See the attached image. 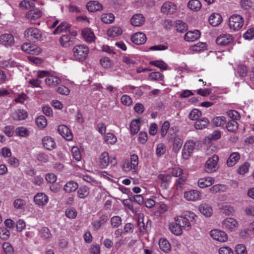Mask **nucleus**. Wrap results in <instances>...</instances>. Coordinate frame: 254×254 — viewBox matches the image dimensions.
<instances>
[{
  "mask_svg": "<svg viewBox=\"0 0 254 254\" xmlns=\"http://www.w3.org/2000/svg\"><path fill=\"white\" fill-rule=\"evenodd\" d=\"M209 123L208 120L206 118H202L197 120L194 124V127L197 129H202L205 128Z\"/></svg>",
  "mask_w": 254,
  "mask_h": 254,
  "instance_id": "nucleus-40",
  "label": "nucleus"
},
{
  "mask_svg": "<svg viewBox=\"0 0 254 254\" xmlns=\"http://www.w3.org/2000/svg\"><path fill=\"white\" fill-rule=\"evenodd\" d=\"M105 140L110 144H114L117 140L116 136L112 133H108L105 136Z\"/></svg>",
  "mask_w": 254,
  "mask_h": 254,
  "instance_id": "nucleus-53",
  "label": "nucleus"
},
{
  "mask_svg": "<svg viewBox=\"0 0 254 254\" xmlns=\"http://www.w3.org/2000/svg\"><path fill=\"white\" fill-rule=\"evenodd\" d=\"M226 128L228 131L234 132L238 129V124L236 121L231 120L227 123Z\"/></svg>",
  "mask_w": 254,
  "mask_h": 254,
  "instance_id": "nucleus-48",
  "label": "nucleus"
},
{
  "mask_svg": "<svg viewBox=\"0 0 254 254\" xmlns=\"http://www.w3.org/2000/svg\"><path fill=\"white\" fill-rule=\"evenodd\" d=\"M19 6L22 9H28L30 8L34 7L35 4L33 2H31L29 0H24L20 2Z\"/></svg>",
  "mask_w": 254,
  "mask_h": 254,
  "instance_id": "nucleus-51",
  "label": "nucleus"
},
{
  "mask_svg": "<svg viewBox=\"0 0 254 254\" xmlns=\"http://www.w3.org/2000/svg\"><path fill=\"white\" fill-rule=\"evenodd\" d=\"M201 115V112L199 110L195 109H193L190 112L189 114V118L191 120H197Z\"/></svg>",
  "mask_w": 254,
  "mask_h": 254,
  "instance_id": "nucleus-59",
  "label": "nucleus"
},
{
  "mask_svg": "<svg viewBox=\"0 0 254 254\" xmlns=\"http://www.w3.org/2000/svg\"><path fill=\"white\" fill-rule=\"evenodd\" d=\"M86 7L88 11L90 12L100 11L103 9L102 5L98 1L88 2L86 4Z\"/></svg>",
  "mask_w": 254,
  "mask_h": 254,
  "instance_id": "nucleus-25",
  "label": "nucleus"
},
{
  "mask_svg": "<svg viewBox=\"0 0 254 254\" xmlns=\"http://www.w3.org/2000/svg\"><path fill=\"white\" fill-rule=\"evenodd\" d=\"M176 27L177 31L181 33H184L188 29L187 24L182 20L176 21Z\"/></svg>",
  "mask_w": 254,
  "mask_h": 254,
  "instance_id": "nucleus-43",
  "label": "nucleus"
},
{
  "mask_svg": "<svg viewBox=\"0 0 254 254\" xmlns=\"http://www.w3.org/2000/svg\"><path fill=\"white\" fill-rule=\"evenodd\" d=\"M45 82L48 86L55 87L61 83V79L57 76L49 75L46 77Z\"/></svg>",
  "mask_w": 254,
  "mask_h": 254,
  "instance_id": "nucleus-24",
  "label": "nucleus"
},
{
  "mask_svg": "<svg viewBox=\"0 0 254 254\" xmlns=\"http://www.w3.org/2000/svg\"><path fill=\"white\" fill-rule=\"evenodd\" d=\"M140 119H138L132 121L130 123V128L131 133L135 134L138 132L139 130V123Z\"/></svg>",
  "mask_w": 254,
  "mask_h": 254,
  "instance_id": "nucleus-44",
  "label": "nucleus"
},
{
  "mask_svg": "<svg viewBox=\"0 0 254 254\" xmlns=\"http://www.w3.org/2000/svg\"><path fill=\"white\" fill-rule=\"evenodd\" d=\"M195 143L192 141H188L184 145L182 150V156L184 158L188 159L192 153Z\"/></svg>",
  "mask_w": 254,
  "mask_h": 254,
  "instance_id": "nucleus-11",
  "label": "nucleus"
},
{
  "mask_svg": "<svg viewBox=\"0 0 254 254\" xmlns=\"http://www.w3.org/2000/svg\"><path fill=\"white\" fill-rule=\"evenodd\" d=\"M199 210L200 213L206 217H210L212 214V208L208 204H201L199 206Z\"/></svg>",
  "mask_w": 254,
  "mask_h": 254,
  "instance_id": "nucleus-27",
  "label": "nucleus"
},
{
  "mask_svg": "<svg viewBox=\"0 0 254 254\" xmlns=\"http://www.w3.org/2000/svg\"><path fill=\"white\" fill-rule=\"evenodd\" d=\"M184 197L188 201H196L201 198V193L197 190H191L184 193Z\"/></svg>",
  "mask_w": 254,
  "mask_h": 254,
  "instance_id": "nucleus-13",
  "label": "nucleus"
},
{
  "mask_svg": "<svg viewBox=\"0 0 254 254\" xmlns=\"http://www.w3.org/2000/svg\"><path fill=\"white\" fill-rule=\"evenodd\" d=\"M21 49L24 52L32 55H38L41 53L42 51L40 47L30 43H25L23 44Z\"/></svg>",
  "mask_w": 254,
  "mask_h": 254,
  "instance_id": "nucleus-8",
  "label": "nucleus"
},
{
  "mask_svg": "<svg viewBox=\"0 0 254 254\" xmlns=\"http://www.w3.org/2000/svg\"><path fill=\"white\" fill-rule=\"evenodd\" d=\"M44 147L47 150H52L56 148L55 140L51 136H45L42 139Z\"/></svg>",
  "mask_w": 254,
  "mask_h": 254,
  "instance_id": "nucleus-19",
  "label": "nucleus"
},
{
  "mask_svg": "<svg viewBox=\"0 0 254 254\" xmlns=\"http://www.w3.org/2000/svg\"><path fill=\"white\" fill-rule=\"evenodd\" d=\"M176 9V5L172 2H165L161 7V12L167 14H173Z\"/></svg>",
  "mask_w": 254,
  "mask_h": 254,
  "instance_id": "nucleus-18",
  "label": "nucleus"
},
{
  "mask_svg": "<svg viewBox=\"0 0 254 254\" xmlns=\"http://www.w3.org/2000/svg\"><path fill=\"white\" fill-rule=\"evenodd\" d=\"M244 24V18L239 14H233L229 18V27L234 31H238L241 29L243 26Z\"/></svg>",
  "mask_w": 254,
  "mask_h": 254,
  "instance_id": "nucleus-4",
  "label": "nucleus"
},
{
  "mask_svg": "<svg viewBox=\"0 0 254 254\" xmlns=\"http://www.w3.org/2000/svg\"><path fill=\"white\" fill-rule=\"evenodd\" d=\"M240 5L244 9H250L253 7L254 3L251 0H241Z\"/></svg>",
  "mask_w": 254,
  "mask_h": 254,
  "instance_id": "nucleus-57",
  "label": "nucleus"
},
{
  "mask_svg": "<svg viewBox=\"0 0 254 254\" xmlns=\"http://www.w3.org/2000/svg\"><path fill=\"white\" fill-rule=\"evenodd\" d=\"M188 7L191 10L198 11L201 7V3L198 0H190L188 3Z\"/></svg>",
  "mask_w": 254,
  "mask_h": 254,
  "instance_id": "nucleus-38",
  "label": "nucleus"
},
{
  "mask_svg": "<svg viewBox=\"0 0 254 254\" xmlns=\"http://www.w3.org/2000/svg\"><path fill=\"white\" fill-rule=\"evenodd\" d=\"M82 36L87 42H92L95 38L93 32L89 28H83L81 31Z\"/></svg>",
  "mask_w": 254,
  "mask_h": 254,
  "instance_id": "nucleus-22",
  "label": "nucleus"
},
{
  "mask_svg": "<svg viewBox=\"0 0 254 254\" xmlns=\"http://www.w3.org/2000/svg\"><path fill=\"white\" fill-rule=\"evenodd\" d=\"M183 143V141L178 135H175L173 138V150L177 153L181 148Z\"/></svg>",
  "mask_w": 254,
  "mask_h": 254,
  "instance_id": "nucleus-31",
  "label": "nucleus"
},
{
  "mask_svg": "<svg viewBox=\"0 0 254 254\" xmlns=\"http://www.w3.org/2000/svg\"><path fill=\"white\" fill-rule=\"evenodd\" d=\"M187 217L194 219L196 216L193 213L189 212L188 215H186V217L181 216L176 217L175 219V221H176L182 229H184L185 230H189L191 228V225L190 221Z\"/></svg>",
  "mask_w": 254,
  "mask_h": 254,
  "instance_id": "nucleus-5",
  "label": "nucleus"
},
{
  "mask_svg": "<svg viewBox=\"0 0 254 254\" xmlns=\"http://www.w3.org/2000/svg\"><path fill=\"white\" fill-rule=\"evenodd\" d=\"M26 37L36 41H43L45 40V36L43 35L42 31L36 28H27L24 32Z\"/></svg>",
  "mask_w": 254,
  "mask_h": 254,
  "instance_id": "nucleus-3",
  "label": "nucleus"
},
{
  "mask_svg": "<svg viewBox=\"0 0 254 254\" xmlns=\"http://www.w3.org/2000/svg\"><path fill=\"white\" fill-rule=\"evenodd\" d=\"M149 77L152 80H163L164 76L159 72H153L150 73Z\"/></svg>",
  "mask_w": 254,
  "mask_h": 254,
  "instance_id": "nucleus-64",
  "label": "nucleus"
},
{
  "mask_svg": "<svg viewBox=\"0 0 254 254\" xmlns=\"http://www.w3.org/2000/svg\"><path fill=\"white\" fill-rule=\"evenodd\" d=\"M214 182V179L211 177H206L199 179L198 185L200 188H203L211 186Z\"/></svg>",
  "mask_w": 254,
  "mask_h": 254,
  "instance_id": "nucleus-30",
  "label": "nucleus"
},
{
  "mask_svg": "<svg viewBox=\"0 0 254 254\" xmlns=\"http://www.w3.org/2000/svg\"><path fill=\"white\" fill-rule=\"evenodd\" d=\"M59 133L66 140H70L72 138V134L68 127L65 125H60L58 127Z\"/></svg>",
  "mask_w": 254,
  "mask_h": 254,
  "instance_id": "nucleus-14",
  "label": "nucleus"
},
{
  "mask_svg": "<svg viewBox=\"0 0 254 254\" xmlns=\"http://www.w3.org/2000/svg\"><path fill=\"white\" fill-rule=\"evenodd\" d=\"M111 223L114 227H118L122 224V219L119 216H114L111 218Z\"/></svg>",
  "mask_w": 254,
  "mask_h": 254,
  "instance_id": "nucleus-61",
  "label": "nucleus"
},
{
  "mask_svg": "<svg viewBox=\"0 0 254 254\" xmlns=\"http://www.w3.org/2000/svg\"><path fill=\"white\" fill-rule=\"evenodd\" d=\"M219 157L217 155H213L206 162L205 165V171L208 173L215 172L219 168Z\"/></svg>",
  "mask_w": 254,
  "mask_h": 254,
  "instance_id": "nucleus-6",
  "label": "nucleus"
},
{
  "mask_svg": "<svg viewBox=\"0 0 254 254\" xmlns=\"http://www.w3.org/2000/svg\"><path fill=\"white\" fill-rule=\"evenodd\" d=\"M40 236L44 239H48L52 237L50 230L47 227H43L39 230Z\"/></svg>",
  "mask_w": 254,
  "mask_h": 254,
  "instance_id": "nucleus-50",
  "label": "nucleus"
},
{
  "mask_svg": "<svg viewBox=\"0 0 254 254\" xmlns=\"http://www.w3.org/2000/svg\"><path fill=\"white\" fill-rule=\"evenodd\" d=\"M240 158V154L238 152L232 153L228 157L227 161V165L228 167L234 166Z\"/></svg>",
  "mask_w": 254,
  "mask_h": 254,
  "instance_id": "nucleus-28",
  "label": "nucleus"
},
{
  "mask_svg": "<svg viewBox=\"0 0 254 254\" xmlns=\"http://www.w3.org/2000/svg\"><path fill=\"white\" fill-rule=\"evenodd\" d=\"M42 16V12L38 9L30 10L26 14L27 18L30 20H35L39 18Z\"/></svg>",
  "mask_w": 254,
  "mask_h": 254,
  "instance_id": "nucleus-32",
  "label": "nucleus"
},
{
  "mask_svg": "<svg viewBox=\"0 0 254 254\" xmlns=\"http://www.w3.org/2000/svg\"><path fill=\"white\" fill-rule=\"evenodd\" d=\"M73 59L79 62L84 61L89 53L88 47L83 45L75 46L72 49Z\"/></svg>",
  "mask_w": 254,
  "mask_h": 254,
  "instance_id": "nucleus-1",
  "label": "nucleus"
},
{
  "mask_svg": "<svg viewBox=\"0 0 254 254\" xmlns=\"http://www.w3.org/2000/svg\"><path fill=\"white\" fill-rule=\"evenodd\" d=\"M138 164V158L135 154H133L130 156L129 160L125 161L123 165V168L126 172H128L132 169H135Z\"/></svg>",
  "mask_w": 254,
  "mask_h": 254,
  "instance_id": "nucleus-7",
  "label": "nucleus"
},
{
  "mask_svg": "<svg viewBox=\"0 0 254 254\" xmlns=\"http://www.w3.org/2000/svg\"><path fill=\"white\" fill-rule=\"evenodd\" d=\"M108 217L106 215H102L100 219L92 222V225L94 229H99L102 225H104L107 221Z\"/></svg>",
  "mask_w": 254,
  "mask_h": 254,
  "instance_id": "nucleus-39",
  "label": "nucleus"
},
{
  "mask_svg": "<svg viewBox=\"0 0 254 254\" xmlns=\"http://www.w3.org/2000/svg\"><path fill=\"white\" fill-rule=\"evenodd\" d=\"M206 43L199 42L190 47V50L192 51L200 52L206 49Z\"/></svg>",
  "mask_w": 254,
  "mask_h": 254,
  "instance_id": "nucleus-56",
  "label": "nucleus"
},
{
  "mask_svg": "<svg viewBox=\"0 0 254 254\" xmlns=\"http://www.w3.org/2000/svg\"><path fill=\"white\" fill-rule=\"evenodd\" d=\"M28 116L27 112L23 109L16 110L12 115L13 120L16 121H21L25 120Z\"/></svg>",
  "mask_w": 254,
  "mask_h": 254,
  "instance_id": "nucleus-26",
  "label": "nucleus"
},
{
  "mask_svg": "<svg viewBox=\"0 0 254 254\" xmlns=\"http://www.w3.org/2000/svg\"><path fill=\"white\" fill-rule=\"evenodd\" d=\"M101 20L105 23L108 24L112 23L115 19L112 13L103 14L101 15Z\"/></svg>",
  "mask_w": 254,
  "mask_h": 254,
  "instance_id": "nucleus-47",
  "label": "nucleus"
},
{
  "mask_svg": "<svg viewBox=\"0 0 254 254\" xmlns=\"http://www.w3.org/2000/svg\"><path fill=\"white\" fill-rule=\"evenodd\" d=\"M200 35V32L197 30L188 32L184 36V39L187 41H194L197 40Z\"/></svg>",
  "mask_w": 254,
  "mask_h": 254,
  "instance_id": "nucleus-29",
  "label": "nucleus"
},
{
  "mask_svg": "<svg viewBox=\"0 0 254 254\" xmlns=\"http://www.w3.org/2000/svg\"><path fill=\"white\" fill-rule=\"evenodd\" d=\"M35 122L40 128H44L47 125L46 118L44 116H40L36 119Z\"/></svg>",
  "mask_w": 254,
  "mask_h": 254,
  "instance_id": "nucleus-45",
  "label": "nucleus"
},
{
  "mask_svg": "<svg viewBox=\"0 0 254 254\" xmlns=\"http://www.w3.org/2000/svg\"><path fill=\"white\" fill-rule=\"evenodd\" d=\"M227 116L231 120L236 121L240 119V116L238 112L235 110H230L227 112Z\"/></svg>",
  "mask_w": 254,
  "mask_h": 254,
  "instance_id": "nucleus-63",
  "label": "nucleus"
},
{
  "mask_svg": "<svg viewBox=\"0 0 254 254\" xmlns=\"http://www.w3.org/2000/svg\"><path fill=\"white\" fill-rule=\"evenodd\" d=\"M15 133L20 136L26 137L29 135V132L25 127H18L15 130Z\"/></svg>",
  "mask_w": 254,
  "mask_h": 254,
  "instance_id": "nucleus-54",
  "label": "nucleus"
},
{
  "mask_svg": "<svg viewBox=\"0 0 254 254\" xmlns=\"http://www.w3.org/2000/svg\"><path fill=\"white\" fill-rule=\"evenodd\" d=\"M10 232L6 227L0 228V238L3 240H7L10 237Z\"/></svg>",
  "mask_w": 254,
  "mask_h": 254,
  "instance_id": "nucleus-55",
  "label": "nucleus"
},
{
  "mask_svg": "<svg viewBox=\"0 0 254 254\" xmlns=\"http://www.w3.org/2000/svg\"><path fill=\"white\" fill-rule=\"evenodd\" d=\"M166 152V146L163 143H159L157 145L156 147V153L158 157H160Z\"/></svg>",
  "mask_w": 254,
  "mask_h": 254,
  "instance_id": "nucleus-60",
  "label": "nucleus"
},
{
  "mask_svg": "<svg viewBox=\"0 0 254 254\" xmlns=\"http://www.w3.org/2000/svg\"><path fill=\"white\" fill-rule=\"evenodd\" d=\"M123 33L122 29L118 26L112 27L107 31L108 35L112 37L121 35Z\"/></svg>",
  "mask_w": 254,
  "mask_h": 254,
  "instance_id": "nucleus-42",
  "label": "nucleus"
},
{
  "mask_svg": "<svg viewBox=\"0 0 254 254\" xmlns=\"http://www.w3.org/2000/svg\"><path fill=\"white\" fill-rule=\"evenodd\" d=\"M14 42V37L11 34H4L0 37V43L5 46L11 45Z\"/></svg>",
  "mask_w": 254,
  "mask_h": 254,
  "instance_id": "nucleus-23",
  "label": "nucleus"
},
{
  "mask_svg": "<svg viewBox=\"0 0 254 254\" xmlns=\"http://www.w3.org/2000/svg\"><path fill=\"white\" fill-rule=\"evenodd\" d=\"M169 228L171 232L175 235L179 236L183 233L182 229L176 221L174 222L170 223Z\"/></svg>",
  "mask_w": 254,
  "mask_h": 254,
  "instance_id": "nucleus-35",
  "label": "nucleus"
},
{
  "mask_svg": "<svg viewBox=\"0 0 254 254\" xmlns=\"http://www.w3.org/2000/svg\"><path fill=\"white\" fill-rule=\"evenodd\" d=\"M222 20L221 16L217 13H212L209 18V22L213 26H218Z\"/></svg>",
  "mask_w": 254,
  "mask_h": 254,
  "instance_id": "nucleus-33",
  "label": "nucleus"
},
{
  "mask_svg": "<svg viewBox=\"0 0 254 254\" xmlns=\"http://www.w3.org/2000/svg\"><path fill=\"white\" fill-rule=\"evenodd\" d=\"M210 235L213 239L220 242H226L228 238L225 232L218 229L211 230Z\"/></svg>",
  "mask_w": 254,
  "mask_h": 254,
  "instance_id": "nucleus-10",
  "label": "nucleus"
},
{
  "mask_svg": "<svg viewBox=\"0 0 254 254\" xmlns=\"http://www.w3.org/2000/svg\"><path fill=\"white\" fill-rule=\"evenodd\" d=\"M59 41L63 47H67L70 45L71 41L70 37L67 35H63L60 39Z\"/></svg>",
  "mask_w": 254,
  "mask_h": 254,
  "instance_id": "nucleus-46",
  "label": "nucleus"
},
{
  "mask_svg": "<svg viewBox=\"0 0 254 254\" xmlns=\"http://www.w3.org/2000/svg\"><path fill=\"white\" fill-rule=\"evenodd\" d=\"M110 164L115 166L117 164V160L115 157L110 156L107 152H102L98 159V164L101 168H106Z\"/></svg>",
  "mask_w": 254,
  "mask_h": 254,
  "instance_id": "nucleus-2",
  "label": "nucleus"
},
{
  "mask_svg": "<svg viewBox=\"0 0 254 254\" xmlns=\"http://www.w3.org/2000/svg\"><path fill=\"white\" fill-rule=\"evenodd\" d=\"M212 122L216 127L221 126L226 123L225 118L223 116L215 117L213 119Z\"/></svg>",
  "mask_w": 254,
  "mask_h": 254,
  "instance_id": "nucleus-58",
  "label": "nucleus"
},
{
  "mask_svg": "<svg viewBox=\"0 0 254 254\" xmlns=\"http://www.w3.org/2000/svg\"><path fill=\"white\" fill-rule=\"evenodd\" d=\"M233 41V37L228 34H224L219 35L216 40L218 45L221 46H226L230 44Z\"/></svg>",
  "mask_w": 254,
  "mask_h": 254,
  "instance_id": "nucleus-12",
  "label": "nucleus"
},
{
  "mask_svg": "<svg viewBox=\"0 0 254 254\" xmlns=\"http://www.w3.org/2000/svg\"><path fill=\"white\" fill-rule=\"evenodd\" d=\"M150 64L154 65L161 70H165L167 69V64L162 61H154L150 62Z\"/></svg>",
  "mask_w": 254,
  "mask_h": 254,
  "instance_id": "nucleus-52",
  "label": "nucleus"
},
{
  "mask_svg": "<svg viewBox=\"0 0 254 254\" xmlns=\"http://www.w3.org/2000/svg\"><path fill=\"white\" fill-rule=\"evenodd\" d=\"M70 25L67 22H62L57 28L53 31L54 34H57L61 32L69 31Z\"/></svg>",
  "mask_w": 254,
  "mask_h": 254,
  "instance_id": "nucleus-36",
  "label": "nucleus"
},
{
  "mask_svg": "<svg viewBox=\"0 0 254 254\" xmlns=\"http://www.w3.org/2000/svg\"><path fill=\"white\" fill-rule=\"evenodd\" d=\"M48 196L43 192L37 193L34 197L35 203L39 206L45 205L48 203Z\"/></svg>",
  "mask_w": 254,
  "mask_h": 254,
  "instance_id": "nucleus-15",
  "label": "nucleus"
},
{
  "mask_svg": "<svg viewBox=\"0 0 254 254\" xmlns=\"http://www.w3.org/2000/svg\"><path fill=\"white\" fill-rule=\"evenodd\" d=\"M131 24L133 26H141L145 22V18L141 13L133 15L130 19Z\"/></svg>",
  "mask_w": 254,
  "mask_h": 254,
  "instance_id": "nucleus-16",
  "label": "nucleus"
},
{
  "mask_svg": "<svg viewBox=\"0 0 254 254\" xmlns=\"http://www.w3.org/2000/svg\"><path fill=\"white\" fill-rule=\"evenodd\" d=\"M132 42L136 44L140 45L144 43L146 41V37L145 35L142 32H137L131 37Z\"/></svg>",
  "mask_w": 254,
  "mask_h": 254,
  "instance_id": "nucleus-17",
  "label": "nucleus"
},
{
  "mask_svg": "<svg viewBox=\"0 0 254 254\" xmlns=\"http://www.w3.org/2000/svg\"><path fill=\"white\" fill-rule=\"evenodd\" d=\"M160 249L165 253H168L171 249V247L169 241L166 239L161 238L159 242Z\"/></svg>",
  "mask_w": 254,
  "mask_h": 254,
  "instance_id": "nucleus-34",
  "label": "nucleus"
},
{
  "mask_svg": "<svg viewBox=\"0 0 254 254\" xmlns=\"http://www.w3.org/2000/svg\"><path fill=\"white\" fill-rule=\"evenodd\" d=\"M171 176L169 174H159L158 176V179L160 181V187L163 189H166L169 185Z\"/></svg>",
  "mask_w": 254,
  "mask_h": 254,
  "instance_id": "nucleus-20",
  "label": "nucleus"
},
{
  "mask_svg": "<svg viewBox=\"0 0 254 254\" xmlns=\"http://www.w3.org/2000/svg\"><path fill=\"white\" fill-rule=\"evenodd\" d=\"M78 187V185L76 182L70 181L66 183L64 187V190L68 192H71L75 191Z\"/></svg>",
  "mask_w": 254,
  "mask_h": 254,
  "instance_id": "nucleus-37",
  "label": "nucleus"
},
{
  "mask_svg": "<svg viewBox=\"0 0 254 254\" xmlns=\"http://www.w3.org/2000/svg\"><path fill=\"white\" fill-rule=\"evenodd\" d=\"M237 73L240 77L246 76L248 73L247 67L244 65L239 66L237 68Z\"/></svg>",
  "mask_w": 254,
  "mask_h": 254,
  "instance_id": "nucleus-62",
  "label": "nucleus"
},
{
  "mask_svg": "<svg viewBox=\"0 0 254 254\" xmlns=\"http://www.w3.org/2000/svg\"><path fill=\"white\" fill-rule=\"evenodd\" d=\"M151 221L147 219L146 224H145L144 218L141 217L140 216H139L138 219V227L140 231L143 233H145L148 228L151 227Z\"/></svg>",
  "mask_w": 254,
  "mask_h": 254,
  "instance_id": "nucleus-21",
  "label": "nucleus"
},
{
  "mask_svg": "<svg viewBox=\"0 0 254 254\" xmlns=\"http://www.w3.org/2000/svg\"><path fill=\"white\" fill-rule=\"evenodd\" d=\"M238 226V222L233 218L229 217L225 219L222 222V227L229 231L236 230Z\"/></svg>",
  "mask_w": 254,
  "mask_h": 254,
  "instance_id": "nucleus-9",
  "label": "nucleus"
},
{
  "mask_svg": "<svg viewBox=\"0 0 254 254\" xmlns=\"http://www.w3.org/2000/svg\"><path fill=\"white\" fill-rule=\"evenodd\" d=\"M26 205V202L24 199L17 198L13 202V206L17 209H23Z\"/></svg>",
  "mask_w": 254,
  "mask_h": 254,
  "instance_id": "nucleus-49",
  "label": "nucleus"
},
{
  "mask_svg": "<svg viewBox=\"0 0 254 254\" xmlns=\"http://www.w3.org/2000/svg\"><path fill=\"white\" fill-rule=\"evenodd\" d=\"M89 189L86 186H81L77 190L78 196L82 199H84L88 196L89 194Z\"/></svg>",
  "mask_w": 254,
  "mask_h": 254,
  "instance_id": "nucleus-41",
  "label": "nucleus"
}]
</instances>
